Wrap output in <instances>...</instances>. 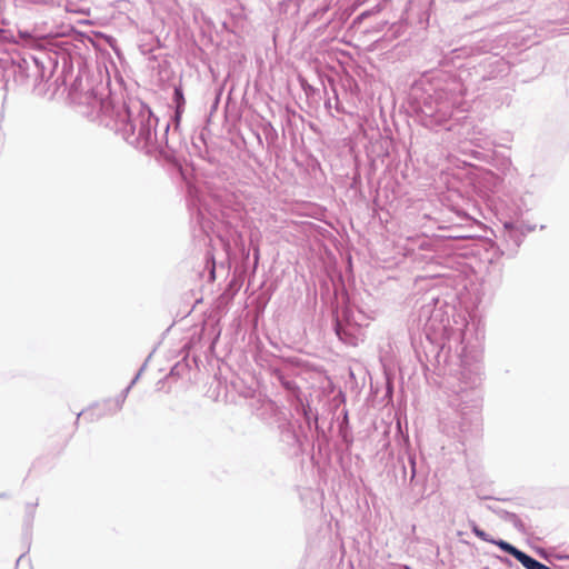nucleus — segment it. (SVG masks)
Segmentation results:
<instances>
[{
    "label": "nucleus",
    "instance_id": "nucleus-1",
    "mask_svg": "<svg viewBox=\"0 0 569 569\" xmlns=\"http://www.w3.org/2000/svg\"><path fill=\"white\" fill-rule=\"evenodd\" d=\"M174 102L177 104L176 113H177V117H179L183 110L184 104H186V100H184V96H183L181 87H177L174 89Z\"/></svg>",
    "mask_w": 569,
    "mask_h": 569
},
{
    "label": "nucleus",
    "instance_id": "nucleus-2",
    "mask_svg": "<svg viewBox=\"0 0 569 569\" xmlns=\"http://www.w3.org/2000/svg\"><path fill=\"white\" fill-rule=\"evenodd\" d=\"M475 533H476L478 537H480L481 539L487 540V539H486V537H485V532H483V531H481V530H479V529H477V528H476V529H475Z\"/></svg>",
    "mask_w": 569,
    "mask_h": 569
}]
</instances>
